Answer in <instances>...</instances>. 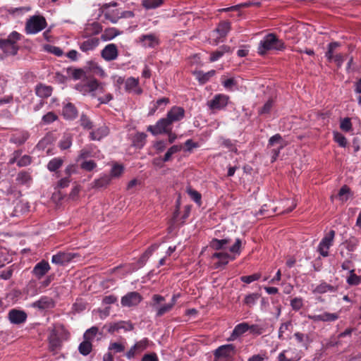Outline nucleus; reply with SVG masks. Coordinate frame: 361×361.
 <instances>
[{
  "mask_svg": "<svg viewBox=\"0 0 361 361\" xmlns=\"http://www.w3.org/2000/svg\"><path fill=\"white\" fill-rule=\"evenodd\" d=\"M105 84L94 78H87L75 85V89L83 95L94 97L96 92H103Z\"/></svg>",
  "mask_w": 361,
  "mask_h": 361,
  "instance_id": "1",
  "label": "nucleus"
},
{
  "mask_svg": "<svg viewBox=\"0 0 361 361\" xmlns=\"http://www.w3.org/2000/svg\"><path fill=\"white\" fill-rule=\"evenodd\" d=\"M286 48L284 42L279 39L276 35L270 33L267 35L259 43L258 54L265 55L269 51H283Z\"/></svg>",
  "mask_w": 361,
  "mask_h": 361,
  "instance_id": "2",
  "label": "nucleus"
},
{
  "mask_svg": "<svg viewBox=\"0 0 361 361\" xmlns=\"http://www.w3.org/2000/svg\"><path fill=\"white\" fill-rule=\"evenodd\" d=\"M184 114H167V118L159 120L156 125L149 126L147 130L153 135H158L163 133H167L169 130V126L175 121L182 119Z\"/></svg>",
  "mask_w": 361,
  "mask_h": 361,
  "instance_id": "3",
  "label": "nucleus"
},
{
  "mask_svg": "<svg viewBox=\"0 0 361 361\" xmlns=\"http://www.w3.org/2000/svg\"><path fill=\"white\" fill-rule=\"evenodd\" d=\"M20 34L12 32L7 39H0V49L6 54L16 55L18 50L16 42L20 39Z\"/></svg>",
  "mask_w": 361,
  "mask_h": 361,
  "instance_id": "4",
  "label": "nucleus"
},
{
  "mask_svg": "<svg viewBox=\"0 0 361 361\" xmlns=\"http://www.w3.org/2000/svg\"><path fill=\"white\" fill-rule=\"evenodd\" d=\"M46 19L41 16H33L30 17L25 24V32L28 35H35L47 27Z\"/></svg>",
  "mask_w": 361,
  "mask_h": 361,
  "instance_id": "5",
  "label": "nucleus"
},
{
  "mask_svg": "<svg viewBox=\"0 0 361 361\" xmlns=\"http://www.w3.org/2000/svg\"><path fill=\"white\" fill-rule=\"evenodd\" d=\"M336 232L330 230L321 240L317 247V252L324 257L329 256V250L333 245Z\"/></svg>",
  "mask_w": 361,
  "mask_h": 361,
  "instance_id": "6",
  "label": "nucleus"
},
{
  "mask_svg": "<svg viewBox=\"0 0 361 361\" xmlns=\"http://www.w3.org/2000/svg\"><path fill=\"white\" fill-rule=\"evenodd\" d=\"M78 257L79 255L77 253L60 251L51 257V263L57 266H64Z\"/></svg>",
  "mask_w": 361,
  "mask_h": 361,
  "instance_id": "7",
  "label": "nucleus"
},
{
  "mask_svg": "<svg viewBox=\"0 0 361 361\" xmlns=\"http://www.w3.org/2000/svg\"><path fill=\"white\" fill-rule=\"evenodd\" d=\"M149 341L147 338L136 342L126 353V356L128 360L134 358L137 355L141 354L146 350L149 345Z\"/></svg>",
  "mask_w": 361,
  "mask_h": 361,
  "instance_id": "8",
  "label": "nucleus"
},
{
  "mask_svg": "<svg viewBox=\"0 0 361 361\" xmlns=\"http://www.w3.org/2000/svg\"><path fill=\"white\" fill-rule=\"evenodd\" d=\"M229 97L227 95L218 94L208 102V106L212 110H223L229 104Z\"/></svg>",
  "mask_w": 361,
  "mask_h": 361,
  "instance_id": "9",
  "label": "nucleus"
},
{
  "mask_svg": "<svg viewBox=\"0 0 361 361\" xmlns=\"http://www.w3.org/2000/svg\"><path fill=\"white\" fill-rule=\"evenodd\" d=\"M235 354V347L233 344L223 345L219 347L214 352V355L216 360L222 358L231 359Z\"/></svg>",
  "mask_w": 361,
  "mask_h": 361,
  "instance_id": "10",
  "label": "nucleus"
},
{
  "mask_svg": "<svg viewBox=\"0 0 361 361\" xmlns=\"http://www.w3.org/2000/svg\"><path fill=\"white\" fill-rule=\"evenodd\" d=\"M142 300V295L136 292H129L121 298V304L123 307H135L140 303Z\"/></svg>",
  "mask_w": 361,
  "mask_h": 361,
  "instance_id": "11",
  "label": "nucleus"
},
{
  "mask_svg": "<svg viewBox=\"0 0 361 361\" xmlns=\"http://www.w3.org/2000/svg\"><path fill=\"white\" fill-rule=\"evenodd\" d=\"M50 269L51 266L49 263L45 259H42L35 265L32 270V274L37 279H41L50 271Z\"/></svg>",
  "mask_w": 361,
  "mask_h": 361,
  "instance_id": "12",
  "label": "nucleus"
},
{
  "mask_svg": "<svg viewBox=\"0 0 361 361\" xmlns=\"http://www.w3.org/2000/svg\"><path fill=\"white\" fill-rule=\"evenodd\" d=\"M275 144H279V147L277 149H273L271 150L272 154V160L271 161H274L276 160L279 157L281 150L285 147L286 143L283 142L281 135L279 133L273 135L269 140L268 146H273Z\"/></svg>",
  "mask_w": 361,
  "mask_h": 361,
  "instance_id": "13",
  "label": "nucleus"
},
{
  "mask_svg": "<svg viewBox=\"0 0 361 361\" xmlns=\"http://www.w3.org/2000/svg\"><path fill=\"white\" fill-rule=\"evenodd\" d=\"M27 315L23 310L12 309L8 313V320L13 324H21L25 322Z\"/></svg>",
  "mask_w": 361,
  "mask_h": 361,
  "instance_id": "14",
  "label": "nucleus"
},
{
  "mask_svg": "<svg viewBox=\"0 0 361 361\" xmlns=\"http://www.w3.org/2000/svg\"><path fill=\"white\" fill-rule=\"evenodd\" d=\"M125 90L128 93L141 94L142 89L139 85V79L133 77L127 78L125 81Z\"/></svg>",
  "mask_w": 361,
  "mask_h": 361,
  "instance_id": "15",
  "label": "nucleus"
},
{
  "mask_svg": "<svg viewBox=\"0 0 361 361\" xmlns=\"http://www.w3.org/2000/svg\"><path fill=\"white\" fill-rule=\"evenodd\" d=\"M104 329H106L108 332L114 334L118 331L120 329L125 331H131L133 329V324L129 322L120 321L116 323H110L104 326Z\"/></svg>",
  "mask_w": 361,
  "mask_h": 361,
  "instance_id": "16",
  "label": "nucleus"
},
{
  "mask_svg": "<svg viewBox=\"0 0 361 361\" xmlns=\"http://www.w3.org/2000/svg\"><path fill=\"white\" fill-rule=\"evenodd\" d=\"M55 306L54 300L48 296H42L38 300L32 302L31 307L39 310L51 309Z\"/></svg>",
  "mask_w": 361,
  "mask_h": 361,
  "instance_id": "17",
  "label": "nucleus"
},
{
  "mask_svg": "<svg viewBox=\"0 0 361 361\" xmlns=\"http://www.w3.org/2000/svg\"><path fill=\"white\" fill-rule=\"evenodd\" d=\"M102 57L106 61H114L117 59L118 51L115 44H109L102 50Z\"/></svg>",
  "mask_w": 361,
  "mask_h": 361,
  "instance_id": "18",
  "label": "nucleus"
},
{
  "mask_svg": "<svg viewBox=\"0 0 361 361\" xmlns=\"http://www.w3.org/2000/svg\"><path fill=\"white\" fill-rule=\"evenodd\" d=\"M307 317L314 322H331L337 320L339 318V314L325 312L321 314H308Z\"/></svg>",
  "mask_w": 361,
  "mask_h": 361,
  "instance_id": "19",
  "label": "nucleus"
},
{
  "mask_svg": "<svg viewBox=\"0 0 361 361\" xmlns=\"http://www.w3.org/2000/svg\"><path fill=\"white\" fill-rule=\"evenodd\" d=\"M99 44L97 37H88L87 39L79 42L80 49L85 53L94 50Z\"/></svg>",
  "mask_w": 361,
  "mask_h": 361,
  "instance_id": "20",
  "label": "nucleus"
},
{
  "mask_svg": "<svg viewBox=\"0 0 361 361\" xmlns=\"http://www.w3.org/2000/svg\"><path fill=\"white\" fill-rule=\"evenodd\" d=\"M51 282V277L47 276L44 281L40 282V286L39 288V290L36 288L35 282L30 281L27 286V291L31 292L32 295H37L39 293L42 292V289L47 288L49 286Z\"/></svg>",
  "mask_w": 361,
  "mask_h": 361,
  "instance_id": "21",
  "label": "nucleus"
},
{
  "mask_svg": "<svg viewBox=\"0 0 361 361\" xmlns=\"http://www.w3.org/2000/svg\"><path fill=\"white\" fill-rule=\"evenodd\" d=\"M212 258L219 259V261L215 264L216 268H219L222 266H226L228 263L230 259L233 260L235 259L234 257H232L228 253L224 252H214L212 255Z\"/></svg>",
  "mask_w": 361,
  "mask_h": 361,
  "instance_id": "22",
  "label": "nucleus"
},
{
  "mask_svg": "<svg viewBox=\"0 0 361 361\" xmlns=\"http://www.w3.org/2000/svg\"><path fill=\"white\" fill-rule=\"evenodd\" d=\"M140 41L145 47L154 48L159 43V39L154 34L142 35L140 37Z\"/></svg>",
  "mask_w": 361,
  "mask_h": 361,
  "instance_id": "23",
  "label": "nucleus"
},
{
  "mask_svg": "<svg viewBox=\"0 0 361 361\" xmlns=\"http://www.w3.org/2000/svg\"><path fill=\"white\" fill-rule=\"evenodd\" d=\"M111 182V176L107 174H102L99 178L95 179L92 183V188L94 189L106 188Z\"/></svg>",
  "mask_w": 361,
  "mask_h": 361,
  "instance_id": "24",
  "label": "nucleus"
},
{
  "mask_svg": "<svg viewBox=\"0 0 361 361\" xmlns=\"http://www.w3.org/2000/svg\"><path fill=\"white\" fill-rule=\"evenodd\" d=\"M146 133H137L132 137V145L136 148L141 149L146 143Z\"/></svg>",
  "mask_w": 361,
  "mask_h": 361,
  "instance_id": "25",
  "label": "nucleus"
},
{
  "mask_svg": "<svg viewBox=\"0 0 361 361\" xmlns=\"http://www.w3.org/2000/svg\"><path fill=\"white\" fill-rule=\"evenodd\" d=\"M337 290V287L331 286L326 282L322 281L313 290L316 294H324L327 292L334 293Z\"/></svg>",
  "mask_w": 361,
  "mask_h": 361,
  "instance_id": "26",
  "label": "nucleus"
},
{
  "mask_svg": "<svg viewBox=\"0 0 361 361\" xmlns=\"http://www.w3.org/2000/svg\"><path fill=\"white\" fill-rule=\"evenodd\" d=\"M216 74V71L214 70H211L207 73L199 71L194 73L197 80L200 82V84H205L211 78H212Z\"/></svg>",
  "mask_w": 361,
  "mask_h": 361,
  "instance_id": "27",
  "label": "nucleus"
},
{
  "mask_svg": "<svg viewBox=\"0 0 361 361\" xmlns=\"http://www.w3.org/2000/svg\"><path fill=\"white\" fill-rule=\"evenodd\" d=\"M52 87L51 86L39 84L35 87L36 94L41 98H47L51 96L52 93Z\"/></svg>",
  "mask_w": 361,
  "mask_h": 361,
  "instance_id": "28",
  "label": "nucleus"
},
{
  "mask_svg": "<svg viewBox=\"0 0 361 361\" xmlns=\"http://www.w3.org/2000/svg\"><path fill=\"white\" fill-rule=\"evenodd\" d=\"M231 240L228 238L216 239L214 238L210 242V247L215 250H225L228 244H229Z\"/></svg>",
  "mask_w": 361,
  "mask_h": 361,
  "instance_id": "29",
  "label": "nucleus"
},
{
  "mask_svg": "<svg viewBox=\"0 0 361 361\" xmlns=\"http://www.w3.org/2000/svg\"><path fill=\"white\" fill-rule=\"evenodd\" d=\"M109 134V128L106 126H103L90 133V138L93 140H100Z\"/></svg>",
  "mask_w": 361,
  "mask_h": 361,
  "instance_id": "30",
  "label": "nucleus"
},
{
  "mask_svg": "<svg viewBox=\"0 0 361 361\" xmlns=\"http://www.w3.org/2000/svg\"><path fill=\"white\" fill-rule=\"evenodd\" d=\"M293 328L292 322L291 321H288L286 322L282 323L278 331V338L279 340L283 341L286 339L284 334L288 331L291 332Z\"/></svg>",
  "mask_w": 361,
  "mask_h": 361,
  "instance_id": "31",
  "label": "nucleus"
},
{
  "mask_svg": "<svg viewBox=\"0 0 361 361\" xmlns=\"http://www.w3.org/2000/svg\"><path fill=\"white\" fill-rule=\"evenodd\" d=\"M250 329V325L247 323L243 322L240 324H238L236 325L233 330V333L231 334V336L233 338H235L241 335H243L244 333Z\"/></svg>",
  "mask_w": 361,
  "mask_h": 361,
  "instance_id": "32",
  "label": "nucleus"
},
{
  "mask_svg": "<svg viewBox=\"0 0 361 361\" xmlns=\"http://www.w3.org/2000/svg\"><path fill=\"white\" fill-rule=\"evenodd\" d=\"M169 103V99L168 98L163 97L161 99H158L156 102L154 103L152 106V111H165V107Z\"/></svg>",
  "mask_w": 361,
  "mask_h": 361,
  "instance_id": "33",
  "label": "nucleus"
},
{
  "mask_svg": "<svg viewBox=\"0 0 361 361\" xmlns=\"http://www.w3.org/2000/svg\"><path fill=\"white\" fill-rule=\"evenodd\" d=\"M260 294L257 293H252L247 295L244 300L243 304L249 308H252L259 298Z\"/></svg>",
  "mask_w": 361,
  "mask_h": 361,
  "instance_id": "34",
  "label": "nucleus"
},
{
  "mask_svg": "<svg viewBox=\"0 0 361 361\" xmlns=\"http://www.w3.org/2000/svg\"><path fill=\"white\" fill-rule=\"evenodd\" d=\"M231 30L229 22L224 21L219 23L215 32L219 35V37H225Z\"/></svg>",
  "mask_w": 361,
  "mask_h": 361,
  "instance_id": "35",
  "label": "nucleus"
},
{
  "mask_svg": "<svg viewBox=\"0 0 361 361\" xmlns=\"http://www.w3.org/2000/svg\"><path fill=\"white\" fill-rule=\"evenodd\" d=\"M51 332L55 333L61 339H67L69 336V333L62 324H56Z\"/></svg>",
  "mask_w": 361,
  "mask_h": 361,
  "instance_id": "36",
  "label": "nucleus"
},
{
  "mask_svg": "<svg viewBox=\"0 0 361 361\" xmlns=\"http://www.w3.org/2000/svg\"><path fill=\"white\" fill-rule=\"evenodd\" d=\"M49 347L52 351L56 350L61 346L62 339L55 334V333L51 332L49 336Z\"/></svg>",
  "mask_w": 361,
  "mask_h": 361,
  "instance_id": "37",
  "label": "nucleus"
},
{
  "mask_svg": "<svg viewBox=\"0 0 361 361\" xmlns=\"http://www.w3.org/2000/svg\"><path fill=\"white\" fill-rule=\"evenodd\" d=\"M63 163V159L61 157H55L51 159L48 164H47V169L51 171L54 172L56 171L59 168L61 167Z\"/></svg>",
  "mask_w": 361,
  "mask_h": 361,
  "instance_id": "38",
  "label": "nucleus"
},
{
  "mask_svg": "<svg viewBox=\"0 0 361 361\" xmlns=\"http://www.w3.org/2000/svg\"><path fill=\"white\" fill-rule=\"evenodd\" d=\"M92 350V342L87 340H85L80 343L78 346V350L80 353L82 355H89Z\"/></svg>",
  "mask_w": 361,
  "mask_h": 361,
  "instance_id": "39",
  "label": "nucleus"
},
{
  "mask_svg": "<svg viewBox=\"0 0 361 361\" xmlns=\"http://www.w3.org/2000/svg\"><path fill=\"white\" fill-rule=\"evenodd\" d=\"M124 167L122 164H114L111 169L110 174L111 179L113 178H118L123 173Z\"/></svg>",
  "mask_w": 361,
  "mask_h": 361,
  "instance_id": "40",
  "label": "nucleus"
},
{
  "mask_svg": "<svg viewBox=\"0 0 361 361\" xmlns=\"http://www.w3.org/2000/svg\"><path fill=\"white\" fill-rule=\"evenodd\" d=\"M99 333V329L97 326H92L91 328L86 330L83 334V338L85 340L92 341L96 335Z\"/></svg>",
  "mask_w": 361,
  "mask_h": 361,
  "instance_id": "41",
  "label": "nucleus"
},
{
  "mask_svg": "<svg viewBox=\"0 0 361 361\" xmlns=\"http://www.w3.org/2000/svg\"><path fill=\"white\" fill-rule=\"evenodd\" d=\"M350 192V190L349 187L346 185H344L339 190L337 196L341 202H346L349 198L348 195Z\"/></svg>",
  "mask_w": 361,
  "mask_h": 361,
  "instance_id": "42",
  "label": "nucleus"
},
{
  "mask_svg": "<svg viewBox=\"0 0 361 361\" xmlns=\"http://www.w3.org/2000/svg\"><path fill=\"white\" fill-rule=\"evenodd\" d=\"M181 149V147L179 146V145H173L172 147H171L168 150L167 152H166V154H164L162 160L164 162H167L169 161L171 158V156L177 152H178L179 151H180Z\"/></svg>",
  "mask_w": 361,
  "mask_h": 361,
  "instance_id": "43",
  "label": "nucleus"
},
{
  "mask_svg": "<svg viewBox=\"0 0 361 361\" xmlns=\"http://www.w3.org/2000/svg\"><path fill=\"white\" fill-rule=\"evenodd\" d=\"M163 4V0H143L142 5L146 9H154Z\"/></svg>",
  "mask_w": 361,
  "mask_h": 361,
  "instance_id": "44",
  "label": "nucleus"
},
{
  "mask_svg": "<svg viewBox=\"0 0 361 361\" xmlns=\"http://www.w3.org/2000/svg\"><path fill=\"white\" fill-rule=\"evenodd\" d=\"M346 281L350 286H357L361 283V278L355 274V271L352 269L350 271V275L347 278Z\"/></svg>",
  "mask_w": 361,
  "mask_h": 361,
  "instance_id": "45",
  "label": "nucleus"
},
{
  "mask_svg": "<svg viewBox=\"0 0 361 361\" xmlns=\"http://www.w3.org/2000/svg\"><path fill=\"white\" fill-rule=\"evenodd\" d=\"M340 46V44L336 42H331L328 45V51L326 52L325 56L329 62L332 61L334 58V50Z\"/></svg>",
  "mask_w": 361,
  "mask_h": 361,
  "instance_id": "46",
  "label": "nucleus"
},
{
  "mask_svg": "<svg viewBox=\"0 0 361 361\" xmlns=\"http://www.w3.org/2000/svg\"><path fill=\"white\" fill-rule=\"evenodd\" d=\"M290 305L293 310L298 312L304 305L303 299L300 297L294 298L290 300Z\"/></svg>",
  "mask_w": 361,
  "mask_h": 361,
  "instance_id": "47",
  "label": "nucleus"
},
{
  "mask_svg": "<svg viewBox=\"0 0 361 361\" xmlns=\"http://www.w3.org/2000/svg\"><path fill=\"white\" fill-rule=\"evenodd\" d=\"M125 348V345L121 343L111 342L109 345L108 350L113 351L114 353H118L123 352Z\"/></svg>",
  "mask_w": 361,
  "mask_h": 361,
  "instance_id": "48",
  "label": "nucleus"
},
{
  "mask_svg": "<svg viewBox=\"0 0 361 361\" xmlns=\"http://www.w3.org/2000/svg\"><path fill=\"white\" fill-rule=\"evenodd\" d=\"M30 180V175L26 171H20L17 175L16 180L20 184H27Z\"/></svg>",
  "mask_w": 361,
  "mask_h": 361,
  "instance_id": "49",
  "label": "nucleus"
},
{
  "mask_svg": "<svg viewBox=\"0 0 361 361\" xmlns=\"http://www.w3.org/2000/svg\"><path fill=\"white\" fill-rule=\"evenodd\" d=\"M72 145V137L68 134L65 135L59 142V147L61 149H68Z\"/></svg>",
  "mask_w": 361,
  "mask_h": 361,
  "instance_id": "50",
  "label": "nucleus"
},
{
  "mask_svg": "<svg viewBox=\"0 0 361 361\" xmlns=\"http://www.w3.org/2000/svg\"><path fill=\"white\" fill-rule=\"evenodd\" d=\"M334 140L338 144L340 147H345L347 145V140L345 136L338 132L334 133Z\"/></svg>",
  "mask_w": 361,
  "mask_h": 361,
  "instance_id": "51",
  "label": "nucleus"
},
{
  "mask_svg": "<svg viewBox=\"0 0 361 361\" xmlns=\"http://www.w3.org/2000/svg\"><path fill=\"white\" fill-rule=\"evenodd\" d=\"M288 350H282L277 357L278 361H298L300 360L301 356L299 355H296L294 357L288 358L286 355V353Z\"/></svg>",
  "mask_w": 361,
  "mask_h": 361,
  "instance_id": "52",
  "label": "nucleus"
},
{
  "mask_svg": "<svg viewBox=\"0 0 361 361\" xmlns=\"http://www.w3.org/2000/svg\"><path fill=\"white\" fill-rule=\"evenodd\" d=\"M117 35L115 28L107 29L104 31V32L102 35L101 38L104 41L111 40Z\"/></svg>",
  "mask_w": 361,
  "mask_h": 361,
  "instance_id": "53",
  "label": "nucleus"
},
{
  "mask_svg": "<svg viewBox=\"0 0 361 361\" xmlns=\"http://www.w3.org/2000/svg\"><path fill=\"white\" fill-rule=\"evenodd\" d=\"M340 128L344 132H350L352 130V123L350 118L341 120Z\"/></svg>",
  "mask_w": 361,
  "mask_h": 361,
  "instance_id": "54",
  "label": "nucleus"
},
{
  "mask_svg": "<svg viewBox=\"0 0 361 361\" xmlns=\"http://www.w3.org/2000/svg\"><path fill=\"white\" fill-rule=\"evenodd\" d=\"M187 192L196 203L198 204H201L202 195L198 191L192 188H188Z\"/></svg>",
  "mask_w": 361,
  "mask_h": 361,
  "instance_id": "55",
  "label": "nucleus"
},
{
  "mask_svg": "<svg viewBox=\"0 0 361 361\" xmlns=\"http://www.w3.org/2000/svg\"><path fill=\"white\" fill-rule=\"evenodd\" d=\"M172 309L173 307L169 303L165 304L161 307H157L156 317H160L164 314L169 312Z\"/></svg>",
  "mask_w": 361,
  "mask_h": 361,
  "instance_id": "56",
  "label": "nucleus"
},
{
  "mask_svg": "<svg viewBox=\"0 0 361 361\" xmlns=\"http://www.w3.org/2000/svg\"><path fill=\"white\" fill-rule=\"evenodd\" d=\"M260 278L261 274L259 273H255L250 276H242L240 277V281L245 283H250L253 281L259 280Z\"/></svg>",
  "mask_w": 361,
  "mask_h": 361,
  "instance_id": "57",
  "label": "nucleus"
},
{
  "mask_svg": "<svg viewBox=\"0 0 361 361\" xmlns=\"http://www.w3.org/2000/svg\"><path fill=\"white\" fill-rule=\"evenodd\" d=\"M44 49L48 52L51 53L57 56H61L63 54L62 49L56 46L47 44L44 46Z\"/></svg>",
  "mask_w": 361,
  "mask_h": 361,
  "instance_id": "58",
  "label": "nucleus"
},
{
  "mask_svg": "<svg viewBox=\"0 0 361 361\" xmlns=\"http://www.w3.org/2000/svg\"><path fill=\"white\" fill-rule=\"evenodd\" d=\"M96 166L97 164L93 160L85 161L80 165L81 169L87 171H92Z\"/></svg>",
  "mask_w": 361,
  "mask_h": 361,
  "instance_id": "59",
  "label": "nucleus"
},
{
  "mask_svg": "<svg viewBox=\"0 0 361 361\" xmlns=\"http://www.w3.org/2000/svg\"><path fill=\"white\" fill-rule=\"evenodd\" d=\"M242 247V240L240 238L235 240V243L230 247L229 250L231 252L240 255V248Z\"/></svg>",
  "mask_w": 361,
  "mask_h": 361,
  "instance_id": "60",
  "label": "nucleus"
},
{
  "mask_svg": "<svg viewBox=\"0 0 361 361\" xmlns=\"http://www.w3.org/2000/svg\"><path fill=\"white\" fill-rule=\"evenodd\" d=\"M80 125L85 128L90 130L92 128V122L87 117L85 114H82L80 118Z\"/></svg>",
  "mask_w": 361,
  "mask_h": 361,
  "instance_id": "61",
  "label": "nucleus"
},
{
  "mask_svg": "<svg viewBox=\"0 0 361 361\" xmlns=\"http://www.w3.org/2000/svg\"><path fill=\"white\" fill-rule=\"evenodd\" d=\"M31 163V157L28 155L23 156L18 161V166H26Z\"/></svg>",
  "mask_w": 361,
  "mask_h": 361,
  "instance_id": "62",
  "label": "nucleus"
},
{
  "mask_svg": "<svg viewBox=\"0 0 361 361\" xmlns=\"http://www.w3.org/2000/svg\"><path fill=\"white\" fill-rule=\"evenodd\" d=\"M77 111L75 106L70 102L63 103V113H75Z\"/></svg>",
  "mask_w": 361,
  "mask_h": 361,
  "instance_id": "63",
  "label": "nucleus"
},
{
  "mask_svg": "<svg viewBox=\"0 0 361 361\" xmlns=\"http://www.w3.org/2000/svg\"><path fill=\"white\" fill-rule=\"evenodd\" d=\"M294 337L296 339L298 343H304L305 341H307L309 338L308 335H305L300 332H295L294 334Z\"/></svg>",
  "mask_w": 361,
  "mask_h": 361,
  "instance_id": "64",
  "label": "nucleus"
}]
</instances>
